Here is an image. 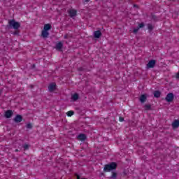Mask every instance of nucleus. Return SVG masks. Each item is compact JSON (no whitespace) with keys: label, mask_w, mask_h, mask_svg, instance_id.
<instances>
[{"label":"nucleus","mask_w":179,"mask_h":179,"mask_svg":"<svg viewBox=\"0 0 179 179\" xmlns=\"http://www.w3.org/2000/svg\"><path fill=\"white\" fill-rule=\"evenodd\" d=\"M117 169V163L111 162L110 164H106L103 168L104 173H108Z\"/></svg>","instance_id":"1"},{"label":"nucleus","mask_w":179,"mask_h":179,"mask_svg":"<svg viewBox=\"0 0 179 179\" xmlns=\"http://www.w3.org/2000/svg\"><path fill=\"white\" fill-rule=\"evenodd\" d=\"M8 26L9 27H12L15 29V30H17L19 27H20V23L16 22L14 19L8 20Z\"/></svg>","instance_id":"2"},{"label":"nucleus","mask_w":179,"mask_h":179,"mask_svg":"<svg viewBox=\"0 0 179 179\" xmlns=\"http://www.w3.org/2000/svg\"><path fill=\"white\" fill-rule=\"evenodd\" d=\"M156 65V60L152 59L148 62V63L146 64V69H150L152 68H155V66Z\"/></svg>","instance_id":"3"},{"label":"nucleus","mask_w":179,"mask_h":179,"mask_svg":"<svg viewBox=\"0 0 179 179\" xmlns=\"http://www.w3.org/2000/svg\"><path fill=\"white\" fill-rule=\"evenodd\" d=\"M165 100L166 101H167V103H171V101L174 100V94L173 93L167 94L166 96L165 97Z\"/></svg>","instance_id":"4"},{"label":"nucleus","mask_w":179,"mask_h":179,"mask_svg":"<svg viewBox=\"0 0 179 179\" xmlns=\"http://www.w3.org/2000/svg\"><path fill=\"white\" fill-rule=\"evenodd\" d=\"M68 13H69L70 17H75V16H76V15H78V10H76L75 9H70L68 10Z\"/></svg>","instance_id":"5"},{"label":"nucleus","mask_w":179,"mask_h":179,"mask_svg":"<svg viewBox=\"0 0 179 179\" xmlns=\"http://www.w3.org/2000/svg\"><path fill=\"white\" fill-rule=\"evenodd\" d=\"M87 136L85 134H80L78 136L77 139L78 141H81V142H84V141H86Z\"/></svg>","instance_id":"6"},{"label":"nucleus","mask_w":179,"mask_h":179,"mask_svg":"<svg viewBox=\"0 0 179 179\" xmlns=\"http://www.w3.org/2000/svg\"><path fill=\"white\" fill-rule=\"evenodd\" d=\"M14 121L17 123L22 122L23 121V117L21 115H16Z\"/></svg>","instance_id":"7"},{"label":"nucleus","mask_w":179,"mask_h":179,"mask_svg":"<svg viewBox=\"0 0 179 179\" xmlns=\"http://www.w3.org/2000/svg\"><path fill=\"white\" fill-rule=\"evenodd\" d=\"M55 89H57V84L52 83L49 85V86H48L49 92H54V90H55Z\"/></svg>","instance_id":"8"},{"label":"nucleus","mask_w":179,"mask_h":179,"mask_svg":"<svg viewBox=\"0 0 179 179\" xmlns=\"http://www.w3.org/2000/svg\"><path fill=\"white\" fill-rule=\"evenodd\" d=\"M12 115H13V112L12 111V110H8L7 111H6L5 113L6 118H10Z\"/></svg>","instance_id":"9"},{"label":"nucleus","mask_w":179,"mask_h":179,"mask_svg":"<svg viewBox=\"0 0 179 179\" xmlns=\"http://www.w3.org/2000/svg\"><path fill=\"white\" fill-rule=\"evenodd\" d=\"M62 47H64V44H62V42H58L56 44L55 48L57 50V51H61L62 50Z\"/></svg>","instance_id":"10"},{"label":"nucleus","mask_w":179,"mask_h":179,"mask_svg":"<svg viewBox=\"0 0 179 179\" xmlns=\"http://www.w3.org/2000/svg\"><path fill=\"white\" fill-rule=\"evenodd\" d=\"M50 36V33L48 31L43 30L41 32V37L43 38H48V37Z\"/></svg>","instance_id":"11"},{"label":"nucleus","mask_w":179,"mask_h":179,"mask_svg":"<svg viewBox=\"0 0 179 179\" xmlns=\"http://www.w3.org/2000/svg\"><path fill=\"white\" fill-rule=\"evenodd\" d=\"M94 38H100L101 37V31L100 30L95 31L94 32Z\"/></svg>","instance_id":"12"},{"label":"nucleus","mask_w":179,"mask_h":179,"mask_svg":"<svg viewBox=\"0 0 179 179\" xmlns=\"http://www.w3.org/2000/svg\"><path fill=\"white\" fill-rule=\"evenodd\" d=\"M147 99H148V96H146V94H142L139 97V101H141V103H145V101H146Z\"/></svg>","instance_id":"13"},{"label":"nucleus","mask_w":179,"mask_h":179,"mask_svg":"<svg viewBox=\"0 0 179 179\" xmlns=\"http://www.w3.org/2000/svg\"><path fill=\"white\" fill-rule=\"evenodd\" d=\"M71 99L73 100V101H76L79 100V94L78 93H75L71 96Z\"/></svg>","instance_id":"14"},{"label":"nucleus","mask_w":179,"mask_h":179,"mask_svg":"<svg viewBox=\"0 0 179 179\" xmlns=\"http://www.w3.org/2000/svg\"><path fill=\"white\" fill-rule=\"evenodd\" d=\"M153 95L154 97H155L156 99H159V97H160V96L162 95V92H160V91L159 90H157L153 92Z\"/></svg>","instance_id":"15"},{"label":"nucleus","mask_w":179,"mask_h":179,"mask_svg":"<svg viewBox=\"0 0 179 179\" xmlns=\"http://www.w3.org/2000/svg\"><path fill=\"white\" fill-rule=\"evenodd\" d=\"M173 128H178L179 127V120H175L172 123Z\"/></svg>","instance_id":"16"},{"label":"nucleus","mask_w":179,"mask_h":179,"mask_svg":"<svg viewBox=\"0 0 179 179\" xmlns=\"http://www.w3.org/2000/svg\"><path fill=\"white\" fill-rule=\"evenodd\" d=\"M51 24H45L43 27V30L45 31H48V30H51Z\"/></svg>","instance_id":"17"},{"label":"nucleus","mask_w":179,"mask_h":179,"mask_svg":"<svg viewBox=\"0 0 179 179\" xmlns=\"http://www.w3.org/2000/svg\"><path fill=\"white\" fill-rule=\"evenodd\" d=\"M145 110L146 111H149V110H152V106L150 105V104H145Z\"/></svg>","instance_id":"18"},{"label":"nucleus","mask_w":179,"mask_h":179,"mask_svg":"<svg viewBox=\"0 0 179 179\" xmlns=\"http://www.w3.org/2000/svg\"><path fill=\"white\" fill-rule=\"evenodd\" d=\"M73 114H75V112H73V110H69L66 113L67 117H72Z\"/></svg>","instance_id":"19"},{"label":"nucleus","mask_w":179,"mask_h":179,"mask_svg":"<svg viewBox=\"0 0 179 179\" xmlns=\"http://www.w3.org/2000/svg\"><path fill=\"white\" fill-rule=\"evenodd\" d=\"M22 148L24 150H29V148H30V145L29 144H24Z\"/></svg>","instance_id":"20"},{"label":"nucleus","mask_w":179,"mask_h":179,"mask_svg":"<svg viewBox=\"0 0 179 179\" xmlns=\"http://www.w3.org/2000/svg\"><path fill=\"white\" fill-rule=\"evenodd\" d=\"M148 29L149 31H152L153 30V25L152 24H148Z\"/></svg>","instance_id":"21"},{"label":"nucleus","mask_w":179,"mask_h":179,"mask_svg":"<svg viewBox=\"0 0 179 179\" xmlns=\"http://www.w3.org/2000/svg\"><path fill=\"white\" fill-rule=\"evenodd\" d=\"M143 27H145V24L143 22L138 24V29H142Z\"/></svg>","instance_id":"22"},{"label":"nucleus","mask_w":179,"mask_h":179,"mask_svg":"<svg viewBox=\"0 0 179 179\" xmlns=\"http://www.w3.org/2000/svg\"><path fill=\"white\" fill-rule=\"evenodd\" d=\"M26 127L28 129H31L33 128V124H31V123H28Z\"/></svg>","instance_id":"23"},{"label":"nucleus","mask_w":179,"mask_h":179,"mask_svg":"<svg viewBox=\"0 0 179 179\" xmlns=\"http://www.w3.org/2000/svg\"><path fill=\"white\" fill-rule=\"evenodd\" d=\"M138 31H139V28L138 27L133 29V33L134 34H136V33H138Z\"/></svg>","instance_id":"24"},{"label":"nucleus","mask_w":179,"mask_h":179,"mask_svg":"<svg viewBox=\"0 0 179 179\" xmlns=\"http://www.w3.org/2000/svg\"><path fill=\"white\" fill-rule=\"evenodd\" d=\"M110 178H117V173L113 172Z\"/></svg>","instance_id":"25"},{"label":"nucleus","mask_w":179,"mask_h":179,"mask_svg":"<svg viewBox=\"0 0 179 179\" xmlns=\"http://www.w3.org/2000/svg\"><path fill=\"white\" fill-rule=\"evenodd\" d=\"M13 34L14 36H19V30L15 31L13 33Z\"/></svg>","instance_id":"26"},{"label":"nucleus","mask_w":179,"mask_h":179,"mask_svg":"<svg viewBox=\"0 0 179 179\" xmlns=\"http://www.w3.org/2000/svg\"><path fill=\"white\" fill-rule=\"evenodd\" d=\"M119 121H120V122H122L124 121V117H119Z\"/></svg>","instance_id":"27"},{"label":"nucleus","mask_w":179,"mask_h":179,"mask_svg":"<svg viewBox=\"0 0 179 179\" xmlns=\"http://www.w3.org/2000/svg\"><path fill=\"white\" fill-rule=\"evenodd\" d=\"M87 2H89V0H83V3H84V5L87 3Z\"/></svg>","instance_id":"28"},{"label":"nucleus","mask_w":179,"mask_h":179,"mask_svg":"<svg viewBox=\"0 0 179 179\" xmlns=\"http://www.w3.org/2000/svg\"><path fill=\"white\" fill-rule=\"evenodd\" d=\"M176 78V79H179V72L177 73Z\"/></svg>","instance_id":"29"},{"label":"nucleus","mask_w":179,"mask_h":179,"mask_svg":"<svg viewBox=\"0 0 179 179\" xmlns=\"http://www.w3.org/2000/svg\"><path fill=\"white\" fill-rule=\"evenodd\" d=\"M78 71H83V67L78 68Z\"/></svg>","instance_id":"30"},{"label":"nucleus","mask_w":179,"mask_h":179,"mask_svg":"<svg viewBox=\"0 0 179 179\" xmlns=\"http://www.w3.org/2000/svg\"><path fill=\"white\" fill-rule=\"evenodd\" d=\"M77 179H80V176L79 175H77Z\"/></svg>","instance_id":"31"},{"label":"nucleus","mask_w":179,"mask_h":179,"mask_svg":"<svg viewBox=\"0 0 179 179\" xmlns=\"http://www.w3.org/2000/svg\"><path fill=\"white\" fill-rule=\"evenodd\" d=\"M64 38H68V35H65Z\"/></svg>","instance_id":"32"},{"label":"nucleus","mask_w":179,"mask_h":179,"mask_svg":"<svg viewBox=\"0 0 179 179\" xmlns=\"http://www.w3.org/2000/svg\"><path fill=\"white\" fill-rule=\"evenodd\" d=\"M15 152H19V150L16 149V150H15Z\"/></svg>","instance_id":"33"},{"label":"nucleus","mask_w":179,"mask_h":179,"mask_svg":"<svg viewBox=\"0 0 179 179\" xmlns=\"http://www.w3.org/2000/svg\"><path fill=\"white\" fill-rule=\"evenodd\" d=\"M82 179H86V178H82Z\"/></svg>","instance_id":"34"}]
</instances>
